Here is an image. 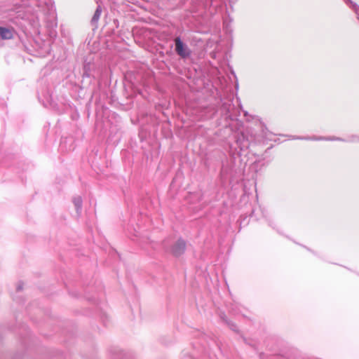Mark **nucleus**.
Here are the masks:
<instances>
[{"mask_svg": "<svg viewBox=\"0 0 359 359\" xmlns=\"http://www.w3.org/2000/svg\"><path fill=\"white\" fill-rule=\"evenodd\" d=\"M101 13H102V11H101L100 8V7L97 8V9L95 11L93 20H99L100 18V15H101Z\"/></svg>", "mask_w": 359, "mask_h": 359, "instance_id": "4", "label": "nucleus"}, {"mask_svg": "<svg viewBox=\"0 0 359 359\" xmlns=\"http://www.w3.org/2000/svg\"><path fill=\"white\" fill-rule=\"evenodd\" d=\"M186 249V243L184 240H177L172 248V253L174 256H180Z\"/></svg>", "mask_w": 359, "mask_h": 359, "instance_id": "1", "label": "nucleus"}, {"mask_svg": "<svg viewBox=\"0 0 359 359\" xmlns=\"http://www.w3.org/2000/svg\"><path fill=\"white\" fill-rule=\"evenodd\" d=\"M13 37V29L0 27V38L2 39H11Z\"/></svg>", "mask_w": 359, "mask_h": 359, "instance_id": "3", "label": "nucleus"}, {"mask_svg": "<svg viewBox=\"0 0 359 359\" xmlns=\"http://www.w3.org/2000/svg\"><path fill=\"white\" fill-rule=\"evenodd\" d=\"M76 207L78 208L80 207V205H81V200H80V198L77 199V201L76 202Z\"/></svg>", "mask_w": 359, "mask_h": 359, "instance_id": "5", "label": "nucleus"}, {"mask_svg": "<svg viewBox=\"0 0 359 359\" xmlns=\"http://www.w3.org/2000/svg\"><path fill=\"white\" fill-rule=\"evenodd\" d=\"M175 51L177 54L181 55L182 57H186L189 55V53L187 50L183 42L180 39V38H175Z\"/></svg>", "mask_w": 359, "mask_h": 359, "instance_id": "2", "label": "nucleus"}]
</instances>
